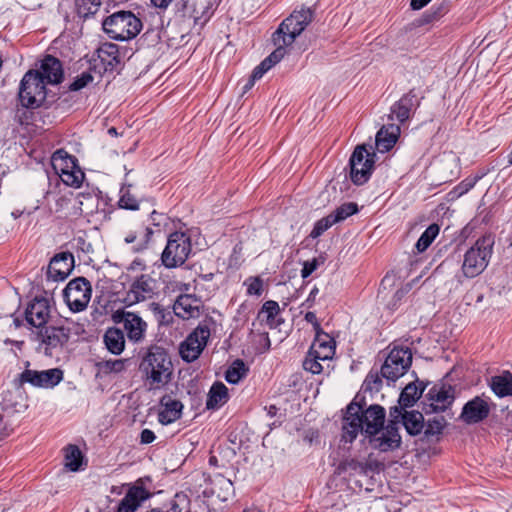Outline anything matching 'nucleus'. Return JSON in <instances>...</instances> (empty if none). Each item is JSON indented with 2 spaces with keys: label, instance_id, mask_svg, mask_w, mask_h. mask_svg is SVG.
I'll list each match as a JSON object with an SVG mask.
<instances>
[{
  "label": "nucleus",
  "instance_id": "obj_1",
  "mask_svg": "<svg viewBox=\"0 0 512 512\" xmlns=\"http://www.w3.org/2000/svg\"><path fill=\"white\" fill-rule=\"evenodd\" d=\"M313 17L314 10L312 8L302 7L300 10H294L290 16L281 22L272 35V41L276 49L254 68L251 74L253 80L261 79L268 70L285 56L286 47L294 43L296 38L311 23Z\"/></svg>",
  "mask_w": 512,
  "mask_h": 512
},
{
  "label": "nucleus",
  "instance_id": "obj_2",
  "mask_svg": "<svg viewBox=\"0 0 512 512\" xmlns=\"http://www.w3.org/2000/svg\"><path fill=\"white\" fill-rule=\"evenodd\" d=\"M140 370L146 377L150 389H157L170 381L173 367L167 351L160 346H152L140 363Z\"/></svg>",
  "mask_w": 512,
  "mask_h": 512
},
{
  "label": "nucleus",
  "instance_id": "obj_3",
  "mask_svg": "<svg viewBox=\"0 0 512 512\" xmlns=\"http://www.w3.org/2000/svg\"><path fill=\"white\" fill-rule=\"evenodd\" d=\"M102 27L109 38L125 41L135 38L142 30L141 20L131 11L119 10L107 16Z\"/></svg>",
  "mask_w": 512,
  "mask_h": 512
},
{
  "label": "nucleus",
  "instance_id": "obj_4",
  "mask_svg": "<svg viewBox=\"0 0 512 512\" xmlns=\"http://www.w3.org/2000/svg\"><path fill=\"white\" fill-rule=\"evenodd\" d=\"M215 3L216 0H179L176 4V13L184 26L190 31L200 33L213 14Z\"/></svg>",
  "mask_w": 512,
  "mask_h": 512
},
{
  "label": "nucleus",
  "instance_id": "obj_5",
  "mask_svg": "<svg viewBox=\"0 0 512 512\" xmlns=\"http://www.w3.org/2000/svg\"><path fill=\"white\" fill-rule=\"evenodd\" d=\"M493 244L490 237H482L465 253L462 264L464 277L474 278L485 270L492 255Z\"/></svg>",
  "mask_w": 512,
  "mask_h": 512
},
{
  "label": "nucleus",
  "instance_id": "obj_6",
  "mask_svg": "<svg viewBox=\"0 0 512 512\" xmlns=\"http://www.w3.org/2000/svg\"><path fill=\"white\" fill-rule=\"evenodd\" d=\"M47 91L43 77L38 70L27 71L19 86V101L23 107L35 109L46 99Z\"/></svg>",
  "mask_w": 512,
  "mask_h": 512
},
{
  "label": "nucleus",
  "instance_id": "obj_7",
  "mask_svg": "<svg viewBox=\"0 0 512 512\" xmlns=\"http://www.w3.org/2000/svg\"><path fill=\"white\" fill-rule=\"evenodd\" d=\"M51 164L62 182L67 186L79 188L84 180V173L77 164V159L65 150L55 151L51 157Z\"/></svg>",
  "mask_w": 512,
  "mask_h": 512
},
{
  "label": "nucleus",
  "instance_id": "obj_8",
  "mask_svg": "<svg viewBox=\"0 0 512 512\" xmlns=\"http://www.w3.org/2000/svg\"><path fill=\"white\" fill-rule=\"evenodd\" d=\"M191 252V240L182 232L170 234L161 261L166 268H176L187 260Z\"/></svg>",
  "mask_w": 512,
  "mask_h": 512
},
{
  "label": "nucleus",
  "instance_id": "obj_9",
  "mask_svg": "<svg viewBox=\"0 0 512 512\" xmlns=\"http://www.w3.org/2000/svg\"><path fill=\"white\" fill-rule=\"evenodd\" d=\"M375 153L369 151L365 144L358 145L349 160L350 178L356 185H362L368 181L371 176L374 163Z\"/></svg>",
  "mask_w": 512,
  "mask_h": 512
},
{
  "label": "nucleus",
  "instance_id": "obj_10",
  "mask_svg": "<svg viewBox=\"0 0 512 512\" xmlns=\"http://www.w3.org/2000/svg\"><path fill=\"white\" fill-rule=\"evenodd\" d=\"M411 363L412 353L409 348H393L381 367V375L388 381L395 382L406 373Z\"/></svg>",
  "mask_w": 512,
  "mask_h": 512
},
{
  "label": "nucleus",
  "instance_id": "obj_11",
  "mask_svg": "<svg viewBox=\"0 0 512 512\" xmlns=\"http://www.w3.org/2000/svg\"><path fill=\"white\" fill-rule=\"evenodd\" d=\"M92 287L84 277L71 280L63 291L64 299L73 312L83 311L91 299Z\"/></svg>",
  "mask_w": 512,
  "mask_h": 512
},
{
  "label": "nucleus",
  "instance_id": "obj_12",
  "mask_svg": "<svg viewBox=\"0 0 512 512\" xmlns=\"http://www.w3.org/2000/svg\"><path fill=\"white\" fill-rule=\"evenodd\" d=\"M63 379V371L59 368H52L43 371L32 369H25L14 384L17 388L23 387L25 384H30L38 388H53Z\"/></svg>",
  "mask_w": 512,
  "mask_h": 512
},
{
  "label": "nucleus",
  "instance_id": "obj_13",
  "mask_svg": "<svg viewBox=\"0 0 512 512\" xmlns=\"http://www.w3.org/2000/svg\"><path fill=\"white\" fill-rule=\"evenodd\" d=\"M359 395L347 406L342 419V439L345 442H353L360 432H365L361 412L363 405L358 401Z\"/></svg>",
  "mask_w": 512,
  "mask_h": 512
},
{
  "label": "nucleus",
  "instance_id": "obj_14",
  "mask_svg": "<svg viewBox=\"0 0 512 512\" xmlns=\"http://www.w3.org/2000/svg\"><path fill=\"white\" fill-rule=\"evenodd\" d=\"M209 337L210 329L207 326H198L180 345V355L182 359L186 362H192L198 359Z\"/></svg>",
  "mask_w": 512,
  "mask_h": 512
},
{
  "label": "nucleus",
  "instance_id": "obj_15",
  "mask_svg": "<svg viewBox=\"0 0 512 512\" xmlns=\"http://www.w3.org/2000/svg\"><path fill=\"white\" fill-rule=\"evenodd\" d=\"M156 281L149 275L142 274L135 278L126 292L124 302L131 306L148 301L155 295Z\"/></svg>",
  "mask_w": 512,
  "mask_h": 512
},
{
  "label": "nucleus",
  "instance_id": "obj_16",
  "mask_svg": "<svg viewBox=\"0 0 512 512\" xmlns=\"http://www.w3.org/2000/svg\"><path fill=\"white\" fill-rule=\"evenodd\" d=\"M430 401L429 408L425 409V413L445 411L455 399V389L449 384L440 383L431 387L427 393Z\"/></svg>",
  "mask_w": 512,
  "mask_h": 512
},
{
  "label": "nucleus",
  "instance_id": "obj_17",
  "mask_svg": "<svg viewBox=\"0 0 512 512\" xmlns=\"http://www.w3.org/2000/svg\"><path fill=\"white\" fill-rule=\"evenodd\" d=\"M39 337L45 346V354L51 356L52 350L62 348L68 342L70 329L64 326H46L40 330Z\"/></svg>",
  "mask_w": 512,
  "mask_h": 512
},
{
  "label": "nucleus",
  "instance_id": "obj_18",
  "mask_svg": "<svg viewBox=\"0 0 512 512\" xmlns=\"http://www.w3.org/2000/svg\"><path fill=\"white\" fill-rule=\"evenodd\" d=\"M490 407L486 400L476 396L468 401L462 409L460 419L466 424H476L488 417Z\"/></svg>",
  "mask_w": 512,
  "mask_h": 512
},
{
  "label": "nucleus",
  "instance_id": "obj_19",
  "mask_svg": "<svg viewBox=\"0 0 512 512\" xmlns=\"http://www.w3.org/2000/svg\"><path fill=\"white\" fill-rule=\"evenodd\" d=\"M74 265V257L71 253L62 252L56 254L50 261L47 277L53 281H63L71 273Z\"/></svg>",
  "mask_w": 512,
  "mask_h": 512
},
{
  "label": "nucleus",
  "instance_id": "obj_20",
  "mask_svg": "<svg viewBox=\"0 0 512 512\" xmlns=\"http://www.w3.org/2000/svg\"><path fill=\"white\" fill-rule=\"evenodd\" d=\"M50 317V305L45 298H35L25 310L28 324L36 328H44Z\"/></svg>",
  "mask_w": 512,
  "mask_h": 512
},
{
  "label": "nucleus",
  "instance_id": "obj_21",
  "mask_svg": "<svg viewBox=\"0 0 512 512\" xmlns=\"http://www.w3.org/2000/svg\"><path fill=\"white\" fill-rule=\"evenodd\" d=\"M360 402L363 405V412H361V416L365 427V433L367 435L378 434L382 430L385 422L384 408L380 405L373 404L365 409L364 399H361Z\"/></svg>",
  "mask_w": 512,
  "mask_h": 512
},
{
  "label": "nucleus",
  "instance_id": "obj_22",
  "mask_svg": "<svg viewBox=\"0 0 512 512\" xmlns=\"http://www.w3.org/2000/svg\"><path fill=\"white\" fill-rule=\"evenodd\" d=\"M115 317L119 322H123L130 340L140 341L143 338L147 324L140 316L133 312L122 311L117 312Z\"/></svg>",
  "mask_w": 512,
  "mask_h": 512
},
{
  "label": "nucleus",
  "instance_id": "obj_23",
  "mask_svg": "<svg viewBox=\"0 0 512 512\" xmlns=\"http://www.w3.org/2000/svg\"><path fill=\"white\" fill-rule=\"evenodd\" d=\"M371 443L375 449L382 452L396 449L400 446L401 437L398 433V428L393 425H388L381 434L369 435Z\"/></svg>",
  "mask_w": 512,
  "mask_h": 512
},
{
  "label": "nucleus",
  "instance_id": "obj_24",
  "mask_svg": "<svg viewBox=\"0 0 512 512\" xmlns=\"http://www.w3.org/2000/svg\"><path fill=\"white\" fill-rule=\"evenodd\" d=\"M162 410L159 412V422L168 425L178 420L182 415L183 404L181 401L174 399L171 395L166 394L160 399Z\"/></svg>",
  "mask_w": 512,
  "mask_h": 512
},
{
  "label": "nucleus",
  "instance_id": "obj_25",
  "mask_svg": "<svg viewBox=\"0 0 512 512\" xmlns=\"http://www.w3.org/2000/svg\"><path fill=\"white\" fill-rule=\"evenodd\" d=\"M39 72L45 84H59L63 80L62 64L59 59L52 55H46L43 58Z\"/></svg>",
  "mask_w": 512,
  "mask_h": 512
},
{
  "label": "nucleus",
  "instance_id": "obj_26",
  "mask_svg": "<svg viewBox=\"0 0 512 512\" xmlns=\"http://www.w3.org/2000/svg\"><path fill=\"white\" fill-rule=\"evenodd\" d=\"M418 105L419 101L417 100L415 90L411 89L391 107L389 119L393 120L395 117L400 123H403L409 119L411 109Z\"/></svg>",
  "mask_w": 512,
  "mask_h": 512
},
{
  "label": "nucleus",
  "instance_id": "obj_27",
  "mask_svg": "<svg viewBox=\"0 0 512 512\" xmlns=\"http://www.w3.org/2000/svg\"><path fill=\"white\" fill-rule=\"evenodd\" d=\"M150 497V493L142 486L131 487L120 501L117 512H135L140 504Z\"/></svg>",
  "mask_w": 512,
  "mask_h": 512
},
{
  "label": "nucleus",
  "instance_id": "obj_28",
  "mask_svg": "<svg viewBox=\"0 0 512 512\" xmlns=\"http://www.w3.org/2000/svg\"><path fill=\"white\" fill-rule=\"evenodd\" d=\"M201 301L192 295H180L174 306V313L182 319L194 318L199 315Z\"/></svg>",
  "mask_w": 512,
  "mask_h": 512
},
{
  "label": "nucleus",
  "instance_id": "obj_29",
  "mask_svg": "<svg viewBox=\"0 0 512 512\" xmlns=\"http://www.w3.org/2000/svg\"><path fill=\"white\" fill-rule=\"evenodd\" d=\"M399 135L400 127L398 125H384L376 134V148L382 153L389 151L397 142Z\"/></svg>",
  "mask_w": 512,
  "mask_h": 512
},
{
  "label": "nucleus",
  "instance_id": "obj_30",
  "mask_svg": "<svg viewBox=\"0 0 512 512\" xmlns=\"http://www.w3.org/2000/svg\"><path fill=\"white\" fill-rule=\"evenodd\" d=\"M310 350L316 353L315 357L321 358L322 361L330 360L335 353V342L327 333L321 331L315 334V340Z\"/></svg>",
  "mask_w": 512,
  "mask_h": 512
},
{
  "label": "nucleus",
  "instance_id": "obj_31",
  "mask_svg": "<svg viewBox=\"0 0 512 512\" xmlns=\"http://www.w3.org/2000/svg\"><path fill=\"white\" fill-rule=\"evenodd\" d=\"M98 58L105 71H112L120 64L119 47L113 43H103L97 50Z\"/></svg>",
  "mask_w": 512,
  "mask_h": 512
},
{
  "label": "nucleus",
  "instance_id": "obj_32",
  "mask_svg": "<svg viewBox=\"0 0 512 512\" xmlns=\"http://www.w3.org/2000/svg\"><path fill=\"white\" fill-rule=\"evenodd\" d=\"M378 466L376 461H359L357 459H345L339 463L337 473L341 474L346 471H352L356 474L368 476L374 472Z\"/></svg>",
  "mask_w": 512,
  "mask_h": 512
},
{
  "label": "nucleus",
  "instance_id": "obj_33",
  "mask_svg": "<svg viewBox=\"0 0 512 512\" xmlns=\"http://www.w3.org/2000/svg\"><path fill=\"white\" fill-rule=\"evenodd\" d=\"M228 388L222 382H215L207 395L206 408L218 409L228 401Z\"/></svg>",
  "mask_w": 512,
  "mask_h": 512
},
{
  "label": "nucleus",
  "instance_id": "obj_34",
  "mask_svg": "<svg viewBox=\"0 0 512 512\" xmlns=\"http://www.w3.org/2000/svg\"><path fill=\"white\" fill-rule=\"evenodd\" d=\"M280 312L279 304L274 300L266 301L258 313V319L265 322L270 328H277L282 322V319H276Z\"/></svg>",
  "mask_w": 512,
  "mask_h": 512
},
{
  "label": "nucleus",
  "instance_id": "obj_35",
  "mask_svg": "<svg viewBox=\"0 0 512 512\" xmlns=\"http://www.w3.org/2000/svg\"><path fill=\"white\" fill-rule=\"evenodd\" d=\"M104 343L112 354H121L125 347L123 332L118 328H109L104 334Z\"/></svg>",
  "mask_w": 512,
  "mask_h": 512
},
{
  "label": "nucleus",
  "instance_id": "obj_36",
  "mask_svg": "<svg viewBox=\"0 0 512 512\" xmlns=\"http://www.w3.org/2000/svg\"><path fill=\"white\" fill-rule=\"evenodd\" d=\"M490 386L498 397L512 395V373L506 371L501 375L492 377Z\"/></svg>",
  "mask_w": 512,
  "mask_h": 512
},
{
  "label": "nucleus",
  "instance_id": "obj_37",
  "mask_svg": "<svg viewBox=\"0 0 512 512\" xmlns=\"http://www.w3.org/2000/svg\"><path fill=\"white\" fill-rule=\"evenodd\" d=\"M402 423L410 435H418L424 428V417L418 411H405Z\"/></svg>",
  "mask_w": 512,
  "mask_h": 512
},
{
  "label": "nucleus",
  "instance_id": "obj_38",
  "mask_svg": "<svg viewBox=\"0 0 512 512\" xmlns=\"http://www.w3.org/2000/svg\"><path fill=\"white\" fill-rule=\"evenodd\" d=\"M424 388L419 390L416 384L409 383L406 385V387L402 390L398 403L402 407H411L414 405V403L419 399L423 392Z\"/></svg>",
  "mask_w": 512,
  "mask_h": 512
},
{
  "label": "nucleus",
  "instance_id": "obj_39",
  "mask_svg": "<svg viewBox=\"0 0 512 512\" xmlns=\"http://www.w3.org/2000/svg\"><path fill=\"white\" fill-rule=\"evenodd\" d=\"M440 227L433 223L427 227L422 233L418 241L416 242L415 248L418 252H424L434 241L439 234Z\"/></svg>",
  "mask_w": 512,
  "mask_h": 512
},
{
  "label": "nucleus",
  "instance_id": "obj_40",
  "mask_svg": "<svg viewBox=\"0 0 512 512\" xmlns=\"http://www.w3.org/2000/svg\"><path fill=\"white\" fill-rule=\"evenodd\" d=\"M82 453L78 446L76 445H69L65 450V466L70 471H78L80 469V466L82 464Z\"/></svg>",
  "mask_w": 512,
  "mask_h": 512
},
{
  "label": "nucleus",
  "instance_id": "obj_41",
  "mask_svg": "<svg viewBox=\"0 0 512 512\" xmlns=\"http://www.w3.org/2000/svg\"><path fill=\"white\" fill-rule=\"evenodd\" d=\"M247 368L245 363L237 359L227 369L225 373V379L230 384H237L243 377L246 376Z\"/></svg>",
  "mask_w": 512,
  "mask_h": 512
},
{
  "label": "nucleus",
  "instance_id": "obj_42",
  "mask_svg": "<svg viewBox=\"0 0 512 512\" xmlns=\"http://www.w3.org/2000/svg\"><path fill=\"white\" fill-rule=\"evenodd\" d=\"M75 6L78 15L87 18L99 10L101 0H75Z\"/></svg>",
  "mask_w": 512,
  "mask_h": 512
},
{
  "label": "nucleus",
  "instance_id": "obj_43",
  "mask_svg": "<svg viewBox=\"0 0 512 512\" xmlns=\"http://www.w3.org/2000/svg\"><path fill=\"white\" fill-rule=\"evenodd\" d=\"M357 212L358 205L353 202H348L336 208L332 213H330V216H332V219L335 220V223H339Z\"/></svg>",
  "mask_w": 512,
  "mask_h": 512
},
{
  "label": "nucleus",
  "instance_id": "obj_44",
  "mask_svg": "<svg viewBox=\"0 0 512 512\" xmlns=\"http://www.w3.org/2000/svg\"><path fill=\"white\" fill-rule=\"evenodd\" d=\"M446 425V420L443 416H435L432 419H428L425 428L426 436H434L442 433Z\"/></svg>",
  "mask_w": 512,
  "mask_h": 512
},
{
  "label": "nucleus",
  "instance_id": "obj_45",
  "mask_svg": "<svg viewBox=\"0 0 512 512\" xmlns=\"http://www.w3.org/2000/svg\"><path fill=\"white\" fill-rule=\"evenodd\" d=\"M334 224H336L335 220L332 219V216H330V214L327 215L326 217H323L322 219L318 220L315 223L310 233V237L313 239L318 238Z\"/></svg>",
  "mask_w": 512,
  "mask_h": 512
},
{
  "label": "nucleus",
  "instance_id": "obj_46",
  "mask_svg": "<svg viewBox=\"0 0 512 512\" xmlns=\"http://www.w3.org/2000/svg\"><path fill=\"white\" fill-rule=\"evenodd\" d=\"M315 356H316V353H313V351L309 350L308 355L303 362V368L306 371L311 372L312 374H319L323 370V367L319 362L322 359L317 358Z\"/></svg>",
  "mask_w": 512,
  "mask_h": 512
},
{
  "label": "nucleus",
  "instance_id": "obj_47",
  "mask_svg": "<svg viewBox=\"0 0 512 512\" xmlns=\"http://www.w3.org/2000/svg\"><path fill=\"white\" fill-rule=\"evenodd\" d=\"M98 367L105 373L121 372L125 367V361L121 359L105 360L98 363Z\"/></svg>",
  "mask_w": 512,
  "mask_h": 512
},
{
  "label": "nucleus",
  "instance_id": "obj_48",
  "mask_svg": "<svg viewBox=\"0 0 512 512\" xmlns=\"http://www.w3.org/2000/svg\"><path fill=\"white\" fill-rule=\"evenodd\" d=\"M382 378V375L379 376L378 373L370 372L364 381L365 391L378 392L381 388Z\"/></svg>",
  "mask_w": 512,
  "mask_h": 512
},
{
  "label": "nucleus",
  "instance_id": "obj_49",
  "mask_svg": "<svg viewBox=\"0 0 512 512\" xmlns=\"http://www.w3.org/2000/svg\"><path fill=\"white\" fill-rule=\"evenodd\" d=\"M119 206L128 210H137L138 201L129 191H122V195L119 199Z\"/></svg>",
  "mask_w": 512,
  "mask_h": 512
},
{
  "label": "nucleus",
  "instance_id": "obj_50",
  "mask_svg": "<svg viewBox=\"0 0 512 512\" xmlns=\"http://www.w3.org/2000/svg\"><path fill=\"white\" fill-rule=\"evenodd\" d=\"M92 80H93V76L88 72H84L70 84L69 89L71 91H79L82 88H84L88 83H90Z\"/></svg>",
  "mask_w": 512,
  "mask_h": 512
},
{
  "label": "nucleus",
  "instance_id": "obj_51",
  "mask_svg": "<svg viewBox=\"0 0 512 512\" xmlns=\"http://www.w3.org/2000/svg\"><path fill=\"white\" fill-rule=\"evenodd\" d=\"M263 290V281L260 277H254L248 279L247 293L249 295H261Z\"/></svg>",
  "mask_w": 512,
  "mask_h": 512
},
{
  "label": "nucleus",
  "instance_id": "obj_52",
  "mask_svg": "<svg viewBox=\"0 0 512 512\" xmlns=\"http://www.w3.org/2000/svg\"><path fill=\"white\" fill-rule=\"evenodd\" d=\"M318 267V261L317 259H312L311 261H305L303 263V268L301 270V276L302 278L309 277Z\"/></svg>",
  "mask_w": 512,
  "mask_h": 512
},
{
  "label": "nucleus",
  "instance_id": "obj_53",
  "mask_svg": "<svg viewBox=\"0 0 512 512\" xmlns=\"http://www.w3.org/2000/svg\"><path fill=\"white\" fill-rule=\"evenodd\" d=\"M405 408L406 407H402L401 405H399V406H394L390 409V416L393 418L390 425L395 426L399 422V419L400 418L402 419V415L404 414L403 410Z\"/></svg>",
  "mask_w": 512,
  "mask_h": 512
},
{
  "label": "nucleus",
  "instance_id": "obj_54",
  "mask_svg": "<svg viewBox=\"0 0 512 512\" xmlns=\"http://www.w3.org/2000/svg\"><path fill=\"white\" fill-rule=\"evenodd\" d=\"M155 438L156 436L154 432L150 429H144L140 434V442L142 444H150L155 440Z\"/></svg>",
  "mask_w": 512,
  "mask_h": 512
},
{
  "label": "nucleus",
  "instance_id": "obj_55",
  "mask_svg": "<svg viewBox=\"0 0 512 512\" xmlns=\"http://www.w3.org/2000/svg\"><path fill=\"white\" fill-rule=\"evenodd\" d=\"M305 320L313 325L315 334L322 331L320 323L318 322L314 312H307L305 314Z\"/></svg>",
  "mask_w": 512,
  "mask_h": 512
},
{
  "label": "nucleus",
  "instance_id": "obj_56",
  "mask_svg": "<svg viewBox=\"0 0 512 512\" xmlns=\"http://www.w3.org/2000/svg\"><path fill=\"white\" fill-rule=\"evenodd\" d=\"M150 219L154 226H161V224L166 220V217L163 214L157 213L155 210L151 212Z\"/></svg>",
  "mask_w": 512,
  "mask_h": 512
},
{
  "label": "nucleus",
  "instance_id": "obj_57",
  "mask_svg": "<svg viewBox=\"0 0 512 512\" xmlns=\"http://www.w3.org/2000/svg\"><path fill=\"white\" fill-rule=\"evenodd\" d=\"M431 0H411L410 6L413 10H420L425 7Z\"/></svg>",
  "mask_w": 512,
  "mask_h": 512
},
{
  "label": "nucleus",
  "instance_id": "obj_58",
  "mask_svg": "<svg viewBox=\"0 0 512 512\" xmlns=\"http://www.w3.org/2000/svg\"><path fill=\"white\" fill-rule=\"evenodd\" d=\"M150 1L154 7L160 8V9H166L172 2V0H150Z\"/></svg>",
  "mask_w": 512,
  "mask_h": 512
},
{
  "label": "nucleus",
  "instance_id": "obj_59",
  "mask_svg": "<svg viewBox=\"0 0 512 512\" xmlns=\"http://www.w3.org/2000/svg\"><path fill=\"white\" fill-rule=\"evenodd\" d=\"M318 292H319V290H318V288H317V287H314V288L310 291V294H309V296H308V298H307V300H306V303H310V304L308 305V307H311V306H312V304L314 303L315 298H316V296H317Z\"/></svg>",
  "mask_w": 512,
  "mask_h": 512
},
{
  "label": "nucleus",
  "instance_id": "obj_60",
  "mask_svg": "<svg viewBox=\"0 0 512 512\" xmlns=\"http://www.w3.org/2000/svg\"><path fill=\"white\" fill-rule=\"evenodd\" d=\"M408 290H409L408 288H401V289H398V290L395 292V294H394V298H395L397 301L401 300V299L404 297V295L408 292Z\"/></svg>",
  "mask_w": 512,
  "mask_h": 512
},
{
  "label": "nucleus",
  "instance_id": "obj_61",
  "mask_svg": "<svg viewBox=\"0 0 512 512\" xmlns=\"http://www.w3.org/2000/svg\"><path fill=\"white\" fill-rule=\"evenodd\" d=\"M440 10H441V9H440V8H438V9H437V11H435L433 14L426 13V14L424 15V18H425L424 22H425V23H428V22L432 21V20H433L437 15H439V14H440Z\"/></svg>",
  "mask_w": 512,
  "mask_h": 512
},
{
  "label": "nucleus",
  "instance_id": "obj_62",
  "mask_svg": "<svg viewBox=\"0 0 512 512\" xmlns=\"http://www.w3.org/2000/svg\"><path fill=\"white\" fill-rule=\"evenodd\" d=\"M150 308L152 311H154L155 313H162L163 312V308L161 307L160 304L158 303H151L150 304Z\"/></svg>",
  "mask_w": 512,
  "mask_h": 512
},
{
  "label": "nucleus",
  "instance_id": "obj_63",
  "mask_svg": "<svg viewBox=\"0 0 512 512\" xmlns=\"http://www.w3.org/2000/svg\"><path fill=\"white\" fill-rule=\"evenodd\" d=\"M256 80H253V77L250 76L248 82L245 84L244 86V92H247L248 90H250L254 84H255Z\"/></svg>",
  "mask_w": 512,
  "mask_h": 512
},
{
  "label": "nucleus",
  "instance_id": "obj_64",
  "mask_svg": "<svg viewBox=\"0 0 512 512\" xmlns=\"http://www.w3.org/2000/svg\"><path fill=\"white\" fill-rule=\"evenodd\" d=\"M153 234V231L152 229H150L149 227L146 228V233L144 235V243H147L151 237V235Z\"/></svg>",
  "mask_w": 512,
  "mask_h": 512
}]
</instances>
